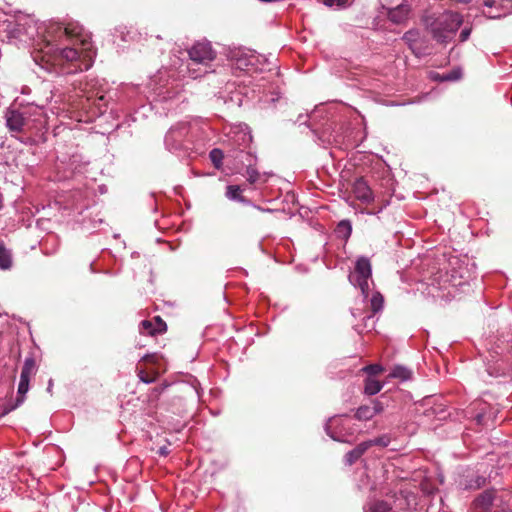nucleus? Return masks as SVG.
<instances>
[{"instance_id":"1a4fd4ad","label":"nucleus","mask_w":512,"mask_h":512,"mask_svg":"<svg viewBox=\"0 0 512 512\" xmlns=\"http://www.w3.org/2000/svg\"><path fill=\"white\" fill-rule=\"evenodd\" d=\"M6 124L10 131L22 132L31 130L30 122L26 119L24 111L9 110L6 113Z\"/></svg>"},{"instance_id":"2eb2a0df","label":"nucleus","mask_w":512,"mask_h":512,"mask_svg":"<svg viewBox=\"0 0 512 512\" xmlns=\"http://www.w3.org/2000/svg\"><path fill=\"white\" fill-rule=\"evenodd\" d=\"M26 119L30 122L31 129L37 128L38 125H42L46 122L44 111L41 107L36 105H30L24 110Z\"/></svg>"},{"instance_id":"9b49d317","label":"nucleus","mask_w":512,"mask_h":512,"mask_svg":"<svg viewBox=\"0 0 512 512\" xmlns=\"http://www.w3.org/2000/svg\"><path fill=\"white\" fill-rule=\"evenodd\" d=\"M353 194L362 203L370 204L374 201V194L363 178H359L354 182Z\"/></svg>"},{"instance_id":"4c0bfd02","label":"nucleus","mask_w":512,"mask_h":512,"mask_svg":"<svg viewBox=\"0 0 512 512\" xmlns=\"http://www.w3.org/2000/svg\"><path fill=\"white\" fill-rule=\"evenodd\" d=\"M500 1L501 0H485L484 5L487 8L498 7V5L500 4Z\"/></svg>"},{"instance_id":"e433bc0d","label":"nucleus","mask_w":512,"mask_h":512,"mask_svg":"<svg viewBox=\"0 0 512 512\" xmlns=\"http://www.w3.org/2000/svg\"><path fill=\"white\" fill-rule=\"evenodd\" d=\"M370 409L374 412V416L383 411V405L379 401H374L373 406H370Z\"/></svg>"},{"instance_id":"393cba45","label":"nucleus","mask_w":512,"mask_h":512,"mask_svg":"<svg viewBox=\"0 0 512 512\" xmlns=\"http://www.w3.org/2000/svg\"><path fill=\"white\" fill-rule=\"evenodd\" d=\"M209 157H210V160L213 163V165L217 169H219L222 165V160L224 158L222 150L217 149V148L211 150L209 153Z\"/></svg>"},{"instance_id":"7ed1b4c3","label":"nucleus","mask_w":512,"mask_h":512,"mask_svg":"<svg viewBox=\"0 0 512 512\" xmlns=\"http://www.w3.org/2000/svg\"><path fill=\"white\" fill-rule=\"evenodd\" d=\"M372 275L371 263L368 258L360 257L357 259L355 269L349 275V281L355 287L361 290L363 297L366 299L370 291V282Z\"/></svg>"},{"instance_id":"412c9836","label":"nucleus","mask_w":512,"mask_h":512,"mask_svg":"<svg viewBox=\"0 0 512 512\" xmlns=\"http://www.w3.org/2000/svg\"><path fill=\"white\" fill-rule=\"evenodd\" d=\"M12 265L10 252L0 242V269H9Z\"/></svg>"},{"instance_id":"f704fd0d","label":"nucleus","mask_w":512,"mask_h":512,"mask_svg":"<svg viewBox=\"0 0 512 512\" xmlns=\"http://www.w3.org/2000/svg\"><path fill=\"white\" fill-rule=\"evenodd\" d=\"M338 418L334 417V418H331L328 423L326 424V432L330 435V437L334 440H338L340 441V439L338 437H336L335 435L331 434L330 433V429L338 422Z\"/></svg>"},{"instance_id":"473e14b6","label":"nucleus","mask_w":512,"mask_h":512,"mask_svg":"<svg viewBox=\"0 0 512 512\" xmlns=\"http://www.w3.org/2000/svg\"><path fill=\"white\" fill-rule=\"evenodd\" d=\"M359 455L356 454V450L353 449L351 451H349L346 456H345V461L348 465H352L353 463H355L358 459H359Z\"/></svg>"},{"instance_id":"f257e3e1","label":"nucleus","mask_w":512,"mask_h":512,"mask_svg":"<svg viewBox=\"0 0 512 512\" xmlns=\"http://www.w3.org/2000/svg\"><path fill=\"white\" fill-rule=\"evenodd\" d=\"M228 57L232 65L242 71H263L270 64L269 58L265 55L248 48H233Z\"/></svg>"},{"instance_id":"5701e85b","label":"nucleus","mask_w":512,"mask_h":512,"mask_svg":"<svg viewBox=\"0 0 512 512\" xmlns=\"http://www.w3.org/2000/svg\"><path fill=\"white\" fill-rule=\"evenodd\" d=\"M336 233L338 234L339 237H342L344 239L349 238L352 233V226L350 221L342 220L337 225Z\"/></svg>"},{"instance_id":"c03bdc74","label":"nucleus","mask_w":512,"mask_h":512,"mask_svg":"<svg viewBox=\"0 0 512 512\" xmlns=\"http://www.w3.org/2000/svg\"><path fill=\"white\" fill-rule=\"evenodd\" d=\"M52 387H53V381H52V379H50L49 382H48V387H47V391L49 393H51Z\"/></svg>"},{"instance_id":"49530a36","label":"nucleus","mask_w":512,"mask_h":512,"mask_svg":"<svg viewBox=\"0 0 512 512\" xmlns=\"http://www.w3.org/2000/svg\"><path fill=\"white\" fill-rule=\"evenodd\" d=\"M188 71H189L190 76H191L193 79H196V78L198 77V75H197V74H195V73H194V71H193L192 69H190V68H189V69H188Z\"/></svg>"},{"instance_id":"0eeeda50","label":"nucleus","mask_w":512,"mask_h":512,"mask_svg":"<svg viewBox=\"0 0 512 512\" xmlns=\"http://www.w3.org/2000/svg\"><path fill=\"white\" fill-rule=\"evenodd\" d=\"M231 136H230V141H231V145L232 146H235L239 149V152H236V151H233L232 154H228V157H233L235 159H241V161H243V159L245 158V154L243 149L246 148L252 141V136L250 134V132L248 131V127H242V126H239L237 128H235L232 132H231Z\"/></svg>"},{"instance_id":"ea45409f","label":"nucleus","mask_w":512,"mask_h":512,"mask_svg":"<svg viewBox=\"0 0 512 512\" xmlns=\"http://www.w3.org/2000/svg\"><path fill=\"white\" fill-rule=\"evenodd\" d=\"M418 34H405V40L407 42H412V41H415V39L413 38L414 36H417Z\"/></svg>"},{"instance_id":"37998d69","label":"nucleus","mask_w":512,"mask_h":512,"mask_svg":"<svg viewBox=\"0 0 512 512\" xmlns=\"http://www.w3.org/2000/svg\"><path fill=\"white\" fill-rule=\"evenodd\" d=\"M411 49L413 50V52L416 54V55H421V54H424L425 52H421V51H418L417 48H415L412 44H411Z\"/></svg>"},{"instance_id":"4be33fe9","label":"nucleus","mask_w":512,"mask_h":512,"mask_svg":"<svg viewBox=\"0 0 512 512\" xmlns=\"http://www.w3.org/2000/svg\"><path fill=\"white\" fill-rule=\"evenodd\" d=\"M389 377L391 378H398L402 381H405V380H408L410 377H411V372L403 367V366H395L390 374H389Z\"/></svg>"},{"instance_id":"b1692460","label":"nucleus","mask_w":512,"mask_h":512,"mask_svg":"<svg viewBox=\"0 0 512 512\" xmlns=\"http://www.w3.org/2000/svg\"><path fill=\"white\" fill-rule=\"evenodd\" d=\"M355 417L360 421L370 420L374 417V412L370 406H361L357 409Z\"/></svg>"},{"instance_id":"79ce46f5","label":"nucleus","mask_w":512,"mask_h":512,"mask_svg":"<svg viewBox=\"0 0 512 512\" xmlns=\"http://www.w3.org/2000/svg\"><path fill=\"white\" fill-rule=\"evenodd\" d=\"M486 13H487L488 17H490V18H498V17H500V16H501V14H500V13H495V14H493V13H492V12H490V11H488V12H486Z\"/></svg>"},{"instance_id":"a19ab883","label":"nucleus","mask_w":512,"mask_h":512,"mask_svg":"<svg viewBox=\"0 0 512 512\" xmlns=\"http://www.w3.org/2000/svg\"><path fill=\"white\" fill-rule=\"evenodd\" d=\"M159 454L163 455V456H166L168 454V449L166 447H161L159 449Z\"/></svg>"},{"instance_id":"bb28decb","label":"nucleus","mask_w":512,"mask_h":512,"mask_svg":"<svg viewBox=\"0 0 512 512\" xmlns=\"http://www.w3.org/2000/svg\"><path fill=\"white\" fill-rule=\"evenodd\" d=\"M462 77V71L460 68H456L449 73H445L439 77L440 81H456Z\"/></svg>"},{"instance_id":"9d476101","label":"nucleus","mask_w":512,"mask_h":512,"mask_svg":"<svg viewBox=\"0 0 512 512\" xmlns=\"http://www.w3.org/2000/svg\"><path fill=\"white\" fill-rule=\"evenodd\" d=\"M411 3L395 6L386 10L387 19L396 25L404 24L411 15Z\"/></svg>"},{"instance_id":"f8f14e48","label":"nucleus","mask_w":512,"mask_h":512,"mask_svg":"<svg viewBox=\"0 0 512 512\" xmlns=\"http://www.w3.org/2000/svg\"><path fill=\"white\" fill-rule=\"evenodd\" d=\"M32 29L41 30L42 24H38L30 15L21 14L16 17L15 27L8 32H27Z\"/></svg>"},{"instance_id":"a18cd8bd","label":"nucleus","mask_w":512,"mask_h":512,"mask_svg":"<svg viewBox=\"0 0 512 512\" xmlns=\"http://www.w3.org/2000/svg\"><path fill=\"white\" fill-rule=\"evenodd\" d=\"M469 35H470V34H468V33L461 34V40H460V41H461V42H465V41H467V39H468V36H469Z\"/></svg>"},{"instance_id":"de8ad7c7","label":"nucleus","mask_w":512,"mask_h":512,"mask_svg":"<svg viewBox=\"0 0 512 512\" xmlns=\"http://www.w3.org/2000/svg\"><path fill=\"white\" fill-rule=\"evenodd\" d=\"M434 36L437 37V41H442V37L444 36V34H434Z\"/></svg>"},{"instance_id":"ddd939ff","label":"nucleus","mask_w":512,"mask_h":512,"mask_svg":"<svg viewBox=\"0 0 512 512\" xmlns=\"http://www.w3.org/2000/svg\"><path fill=\"white\" fill-rule=\"evenodd\" d=\"M165 330L166 323L159 316L154 317L153 320H143L140 323L141 334L155 335Z\"/></svg>"},{"instance_id":"c9c22d12","label":"nucleus","mask_w":512,"mask_h":512,"mask_svg":"<svg viewBox=\"0 0 512 512\" xmlns=\"http://www.w3.org/2000/svg\"><path fill=\"white\" fill-rule=\"evenodd\" d=\"M138 376H139V379H140L142 382L146 383V384L152 383V382H154V380H155V378H154V377H151V376L146 375V374L144 373V371H143V370H140V371L138 372Z\"/></svg>"},{"instance_id":"09e8293b","label":"nucleus","mask_w":512,"mask_h":512,"mask_svg":"<svg viewBox=\"0 0 512 512\" xmlns=\"http://www.w3.org/2000/svg\"><path fill=\"white\" fill-rule=\"evenodd\" d=\"M362 213H366V214H368V215H373V214H375L376 212H374V211H370V210H365V211H362Z\"/></svg>"},{"instance_id":"f3484780","label":"nucleus","mask_w":512,"mask_h":512,"mask_svg":"<svg viewBox=\"0 0 512 512\" xmlns=\"http://www.w3.org/2000/svg\"><path fill=\"white\" fill-rule=\"evenodd\" d=\"M245 160L248 163L247 169H246L247 180L250 184H254L260 178L259 172L253 167V162L255 161V157L251 153L247 152L245 154Z\"/></svg>"},{"instance_id":"f03ea898","label":"nucleus","mask_w":512,"mask_h":512,"mask_svg":"<svg viewBox=\"0 0 512 512\" xmlns=\"http://www.w3.org/2000/svg\"><path fill=\"white\" fill-rule=\"evenodd\" d=\"M424 22L430 27V32H457L463 23V18L457 12L445 11L437 18L425 16Z\"/></svg>"},{"instance_id":"4468645a","label":"nucleus","mask_w":512,"mask_h":512,"mask_svg":"<svg viewBox=\"0 0 512 512\" xmlns=\"http://www.w3.org/2000/svg\"><path fill=\"white\" fill-rule=\"evenodd\" d=\"M180 85L175 79L167 82L164 86H161L157 90V97L160 101H168L176 98L181 92Z\"/></svg>"},{"instance_id":"c85d7f7f","label":"nucleus","mask_w":512,"mask_h":512,"mask_svg":"<svg viewBox=\"0 0 512 512\" xmlns=\"http://www.w3.org/2000/svg\"><path fill=\"white\" fill-rule=\"evenodd\" d=\"M82 29L78 23H58L57 27L55 28V32L63 30V32H76V30Z\"/></svg>"},{"instance_id":"cd10ccee","label":"nucleus","mask_w":512,"mask_h":512,"mask_svg":"<svg viewBox=\"0 0 512 512\" xmlns=\"http://www.w3.org/2000/svg\"><path fill=\"white\" fill-rule=\"evenodd\" d=\"M323 4L330 8L343 9L349 5V0H323Z\"/></svg>"},{"instance_id":"423d86ee","label":"nucleus","mask_w":512,"mask_h":512,"mask_svg":"<svg viewBox=\"0 0 512 512\" xmlns=\"http://www.w3.org/2000/svg\"><path fill=\"white\" fill-rule=\"evenodd\" d=\"M37 365L35 359L33 357H27L24 361L21 374L20 381L18 385V404H22L24 402V398L26 393L29 391V382L30 379L36 374Z\"/></svg>"},{"instance_id":"7c9ffc66","label":"nucleus","mask_w":512,"mask_h":512,"mask_svg":"<svg viewBox=\"0 0 512 512\" xmlns=\"http://www.w3.org/2000/svg\"><path fill=\"white\" fill-rule=\"evenodd\" d=\"M362 370L368 373L369 375H376L383 371V367L378 364H372L364 367Z\"/></svg>"},{"instance_id":"6ab92c4d","label":"nucleus","mask_w":512,"mask_h":512,"mask_svg":"<svg viewBox=\"0 0 512 512\" xmlns=\"http://www.w3.org/2000/svg\"><path fill=\"white\" fill-rule=\"evenodd\" d=\"M364 512H392V507L384 501H375L368 504Z\"/></svg>"},{"instance_id":"603ef678","label":"nucleus","mask_w":512,"mask_h":512,"mask_svg":"<svg viewBox=\"0 0 512 512\" xmlns=\"http://www.w3.org/2000/svg\"><path fill=\"white\" fill-rule=\"evenodd\" d=\"M19 405H20V404H18V402H17L15 406H12V407H11V410H14V409H15V407H17V406H19Z\"/></svg>"},{"instance_id":"a878e982","label":"nucleus","mask_w":512,"mask_h":512,"mask_svg":"<svg viewBox=\"0 0 512 512\" xmlns=\"http://www.w3.org/2000/svg\"><path fill=\"white\" fill-rule=\"evenodd\" d=\"M371 309L374 313H377L383 308V297L380 293L373 294L371 300Z\"/></svg>"},{"instance_id":"2f4dec72","label":"nucleus","mask_w":512,"mask_h":512,"mask_svg":"<svg viewBox=\"0 0 512 512\" xmlns=\"http://www.w3.org/2000/svg\"><path fill=\"white\" fill-rule=\"evenodd\" d=\"M371 446H372V442H370V440H369V441L360 443L354 449L356 450V454H358L359 457H361Z\"/></svg>"},{"instance_id":"c756f323","label":"nucleus","mask_w":512,"mask_h":512,"mask_svg":"<svg viewBox=\"0 0 512 512\" xmlns=\"http://www.w3.org/2000/svg\"><path fill=\"white\" fill-rule=\"evenodd\" d=\"M408 2H410V0H380L382 9L384 10H387L395 6H399L400 4L403 5Z\"/></svg>"},{"instance_id":"39448f33","label":"nucleus","mask_w":512,"mask_h":512,"mask_svg":"<svg viewBox=\"0 0 512 512\" xmlns=\"http://www.w3.org/2000/svg\"><path fill=\"white\" fill-rule=\"evenodd\" d=\"M61 56L67 61H82L84 67L79 66L80 70H88L92 65L93 57L95 56L94 50L90 47V44L83 39L82 48L78 50L76 48L67 47L61 50Z\"/></svg>"},{"instance_id":"6e6552de","label":"nucleus","mask_w":512,"mask_h":512,"mask_svg":"<svg viewBox=\"0 0 512 512\" xmlns=\"http://www.w3.org/2000/svg\"><path fill=\"white\" fill-rule=\"evenodd\" d=\"M190 59L199 64H208L213 61L216 52L213 50L211 43L207 40L196 42L189 50Z\"/></svg>"},{"instance_id":"72a5a7b5","label":"nucleus","mask_w":512,"mask_h":512,"mask_svg":"<svg viewBox=\"0 0 512 512\" xmlns=\"http://www.w3.org/2000/svg\"><path fill=\"white\" fill-rule=\"evenodd\" d=\"M370 442H372V445H379L382 447H386L389 445L390 439L387 436H381V437L375 438L373 440H370Z\"/></svg>"},{"instance_id":"dca6fc26","label":"nucleus","mask_w":512,"mask_h":512,"mask_svg":"<svg viewBox=\"0 0 512 512\" xmlns=\"http://www.w3.org/2000/svg\"><path fill=\"white\" fill-rule=\"evenodd\" d=\"M495 499L496 496L494 491H485L475 499V508L479 509L480 512H490Z\"/></svg>"},{"instance_id":"a211bd4d","label":"nucleus","mask_w":512,"mask_h":512,"mask_svg":"<svg viewBox=\"0 0 512 512\" xmlns=\"http://www.w3.org/2000/svg\"><path fill=\"white\" fill-rule=\"evenodd\" d=\"M382 387L383 385L380 381L372 377H368L365 381L364 392L367 395H375L382 389Z\"/></svg>"},{"instance_id":"aec40b11","label":"nucleus","mask_w":512,"mask_h":512,"mask_svg":"<svg viewBox=\"0 0 512 512\" xmlns=\"http://www.w3.org/2000/svg\"><path fill=\"white\" fill-rule=\"evenodd\" d=\"M242 189L238 185H229L226 190V197L233 201L246 202V199L241 196Z\"/></svg>"},{"instance_id":"20e7f679","label":"nucleus","mask_w":512,"mask_h":512,"mask_svg":"<svg viewBox=\"0 0 512 512\" xmlns=\"http://www.w3.org/2000/svg\"><path fill=\"white\" fill-rule=\"evenodd\" d=\"M193 140L191 126L186 122H179L173 125L165 135V145L170 151H177Z\"/></svg>"},{"instance_id":"864d4df0","label":"nucleus","mask_w":512,"mask_h":512,"mask_svg":"<svg viewBox=\"0 0 512 512\" xmlns=\"http://www.w3.org/2000/svg\"><path fill=\"white\" fill-rule=\"evenodd\" d=\"M502 512H511V511L507 510V509H502Z\"/></svg>"},{"instance_id":"8fccbe9b","label":"nucleus","mask_w":512,"mask_h":512,"mask_svg":"<svg viewBox=\"0 0 512 512\" xmlns=\"http://www.w3.org/2000/svg\"><path fill=\"white\" fill-rule=\"evenodd\" d=\"M461 32H463V33L470 32V28L464 27Z\"/></svg>"},{"instance_id":"3c124183","label":"nucleus","mask_w":512,"mask_h":512,"mask_svg":"<svg viewBox=\"0 0 512 512\" xmlns=\"http://www.w3.org/2000/svg\"><path fill=\"white\" fill-rule=\"evenodd\" d=\"M19 405H20V404H18V402H17L15 406H12V407H11V410H14V409H15V407H17V406H19Z\"/></svg>"},{"instance_id":"58836bf2","label":"nucleus","mask_w":512,"mask_h":512,"mask_svg":"<svg viewBox=\"0 0 512 512\" xmlns=\"http://www.w3.org/2000/svg\"><path fill=\"white\" fill-rule=\"evenodd\" d=\"M142 360L146 362H156L157 356L155 354H146L142 357Z\"/></svg>"}]
</instances>
